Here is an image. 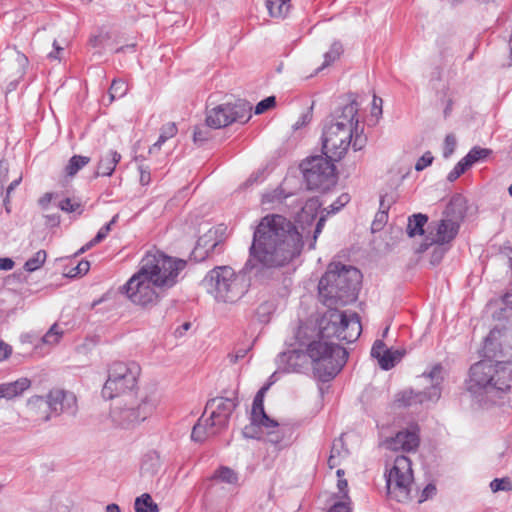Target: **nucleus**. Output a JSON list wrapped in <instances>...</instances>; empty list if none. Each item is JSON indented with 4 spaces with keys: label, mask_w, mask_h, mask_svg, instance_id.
I'll return each instance as SVG.
<instances>
[{
    "label": "nucleus",
    "mask_w": 512,
    "mask_h": 512,
    "mask_svg": "<svg viewBox=\"0 0 512 512\" xmlns=\"http://www.w3.org/2000/svg\"><path fill=\"white\" fill-rule=\"evenodd\" d=\"M500 334L498 329L490 331L484 343L486 359L470 368L469 390L492 403L512 388V347L498 342Z\"/></svg>",
    "instance_id": "nucleus-3"
},
{
    "label": "nucleus",
    "mask_w": 512,
    "mask_h": 512,
    "mask_svg": "<svg viewBox=\"0 0 512 512\" xmlns=\"http://www.w3.org/2000/svg\"><path fill=\"white\" fill-rule=\"evenodd\" d=\"M46 400L52 416H59L62 413L75 415L78 410L75 394L60 388L50 390Z\"/></svg>",
    "instance_id": "nucleus-17"
},
{
    "label": "nucleus",
    "mask_w": 512,
    "mask_h": 512,
    "mask_svg": "<svg viewBox=\"0 0 512 512\" xmlns=\"http://www.w3.org/2000/svg\"><path fill=\"white\" fill-rule=\"evenodd\" d=\"M428 217L424 214H414L409 217L407 225V233L410 237L422 235L424 233V225L427 223Z\"/></svg>",
    "instance_id": "nucleus-25"
},
{
    "label": "nucleus",
    "mask_w": 512,
    "mask_h": 512,
    "mask_svg": "<svg viewBox=\"0 0 512 512\" xmlns=\"http://www.w3.org/2000/svg\"><path fill=\"white\" fill-rule=\"evenodd\" d=\"M22 180V176H19L18 178H16L15 180H13L9 186L7 187L6 189V197L4 199V205H5V209L7 212H10V208H9V198H10V194L13 192V190L20 184Z\"/></svg>",
    "instance_id": "nucleus-53"
},
{
    "label": "nucleus",
    "mask_w": 512,
    "mask_h": 512,
    "mask_svg": "<svg viewBox=\"0 0 512 512\" xmlns=\"http://www.w3.org/2000/svg\"><path fill=\"white\" fill-rule=\"evenodd\" d=\"M140 366L135 362H114L108 370V378L102 388L105 399L133 395L140 375Z\"/></svg>",
    "instance_id": "nucleus-10"
},
{
    "label": "nucleus",
    "mask_w": 512,
    "mask_h": 512,
    "mask_svg": "<svg viewBox=\"0 0 512 512\" xmlns=\"http://www.w3.org/2000/svg\"><path fill=\"white\" fill-rule=\"evenodd\" d=\"M328 512H349V503L337 502L330 508Z\"/></svg>",
    "instance_id": "nucleus-60"
},
{
    "label": "nucleus",
    "mask_w": 512,
    "mask_h": 512,
    "mask_svg": "<svg viewBox=\"0 0 512 512\" xmlns=\"http://www.w3.org/2000/svg\"><path fill=\"white\" fill-rule=\"evenodd\" d=\"M490 488L493 492L512 491V481L509 478H496L490 482Z\"/></svg>",
    "instance_id": "nucleus-41"
},
{
    "label": "nucleus",
    "mask_w": 512,
    "mask_h": 512,
    "mask_svg": "<svg viewBox=\"0 0 512 512\" xmlns=\"http://www.w3.org/2000/svg\"><path fill=\"white\" fill-rule=\"evenodd\" d=\"M372 113L377 115L382 113V99L374 96Z\"/></svg>",
    "instance_id": "nucleus-62"
},
{
    "label": "nucleus",
    "mask_w": 512,
    "mask_h": 512,
    "mask_svg": "<svg viewBox=\"0 0 512 512\" xmlns=\"http://www.w3.org/2000/svg\"><path fill=\"white\" fill-rule=\"evenodd\" d=\"M134 507L135 512H159L157 504L153 502L151 496L147 493L136 498Z\"/></svg>",
    "instance_id": "nucleus-28"
},
{
    "label": "nucleus",
    "mask_w": 512,
    "mask_h": 512,
    "mask_svg": "<svg viewBox=\"0 0 512 512\" xmlns=\"http://www.w3.org/2000/svg\"><path fill=\"white\" fill-rule=\"evenodd\" d=\"M8 163L0 161V197L3 195L4 183L8 180Z\"/></svg>",
    "instance_id": "nucleus-52"
},
{
    "label": "nucleus",
    "mask_w": 512,
    "mask_h": 512,
    "mask_svg": "<svg viewBox=\"0 0 512 512\" xmlns=\"http://www.w3.org/2000/svg\"><path fill=\"white\" fill-rule=\"evenodd\" d=\"M63 335V330L57 324L52 325L49 331L43 336L45 344L54 345L59 342Z\"/></svg>",
    "instance_id": "nucleus-39"
},
{
    "label": "nucleus",
    "mask_w": 512,
    "mask_h": 512,
    "mask_svg": "<svg viewBox=\"0 0 512 512\" xmlns=\"http://www.w3.org/2000/svg\"><path fill=\"white\" fill-rule=\"evenodd\" d=\"M387 491L390 498L398 502L411 499L413 471L411 460L403 455L397 456L386 475Z\"/></svg>",
    "instance_id": "nucleus-14"
},
{
    "label": "nucleus",
    "mask_w": 512,
    "mask_h": 512,
    "mask_svg": "<svg viewBox=\"0 0 512 512\" xmlns=\"http://www.w3.org/2000/svg\"><path fill=\"white\" fill-rule=\"evenodd\" d=\"M215 431L213 430V427H211V421L206 422L205 425L198 422L196 425H194L191 438L193 441L196 442H202L205 440V438L209 435H214Z\"/></svg>",
    "instance_id": "nucleus-32"
},
{
    "label": "nucleus",
    "mask_w": 512,
    "mask_h": 512,
    "mask_svg": "<svg viewBox=\"0 0 512 512\" xmlns=\"http://www.w3.org/2000/svg\"><path fill=\"white\" fill-rule=\"evenodd\" d=\"M362 331L360 318L355 312H342L330 309L322 318L319 328V339L335 337L340 341L352 343L358 339Z\"/></svg>",
    "instance_id": "nucleus-9"
},
{
    "label": "nucleus",
    "mask_w": 512,
    "mask_h": 512,
    "mask_svg": "<svg viewBox=\"0 0 512 512\" xmlns=\"http://www.w3.org/2000/svg\"><path fill=\"white\" fill-rule=\"evenodd\" d=\"M121 160V155L113 150H109L100 157L95 177L111 176L116 165Z\"/></svg>",
    "instance_id": "nucleus-23"
},
{
    "label": "nucleus",
    "mask_w": 512,
    "mask_h": 512,
    "mask_svg": "<svg viewBox=\"0 0 512 512\" xmlns=\"http://www.w3.org/2000/svg\"><path fill=\"white\" fill-rule=\"evenodd\" d=\"M14 267V261L11 258H0V270H11Z\"/></svg>",
    "instance_id": "nucleus-61"
},
{
    "label": "nucleus",
    "mask_w": 512,
    "mask_h": 512,
    "mask_svg": "<svg viewBox=\"0 0 512 512\" xmlns=\"http://www.w3.org/2000/svg\"><path fill=\"white\" fill-rule=\"evenodd\" d=\"M217 232L210 229L207 233L199 237L196 247L193 251L195 257H199L201 260L205 259L209 253L213 252L218 241L216 240Z\"/></svg>",
    "instance_id": "nucleus-21"
},
{
    "label": "nucleus",
    "mask_w": 512,
    "mask_h": 512,
    "mask_svg": "<svg viewBox=\"0 0 512 512\" xmlns=\"http://www.w3.org/2000/svg\"><path fill=\"white\" fill-rule=\"evenodd\" d=\"M436 493V487L433 484H428L422 491L419 502H423L428 498L432 497Z\"/></svg>",
    "instance_id": "nucleus-55"
},
{
    "label": "nucleus",
    "mask_w": 512,
    "mask_h": 512,
    "mask_svg": "<svg viewBox=\"0 0 512 512\" xmlns=\"http://www.w3.org/2000/svg\"><path fill=\"white\" fill-rule=\"evenodd\" d=\"M248 116V108L244 103L220 104L207 111V126L219 129L233 122H245Z\"/></svg>",
    "instance_id": "nucleus-15"
},
{
    "label": "nucleus",
    "mask_w": 512,
    "mask_h": 512,
    "mask_svg": "<svg viewBox=\"0 0 512 512\" xmlns=\"http://www.w3.org/2000/svg\"><path fill=\"white\" fill-rule=\"evenodd\" d=\"M447 248L444 247V245L441 244H435L432 253H431V263L433 265H437L442 260L444 254L446 253Z\"/></svg>",
    "instance_id": "nucleus-49"
},
{
    "label": "nucleus",
    "mask_w": 512,
    "mask_h": 512,
    "mask_svg": "<svg viewBox=\"0 0 512 512\" xmlns=\"http://www.w3.org/2000/svg\"><path fill=\"white\" fill-rule=\"evenodd\" d=\"M27 413L29 418L37 423H45L52 417L46 397L34 395L27 401Z\"/></svg>",
    "instance_id": "nucleus-20"
},
{
    "label": "nucleus",
    "mask_w": 512,
    "mask_h": 512,
    "mask_svg": "<svg viewBox=\"0 0 512 512\" xmlns=\"http://www.w3.org/2000/svg\"><path fill=\"white\" fill-rule=\"evenodd\" d=\"M290 0H266V7L270 16L284 18L290 10Z\"/></svg>",
    "instance_id": "nucleus-24"
},
{
    "label": "nucleus",
    "mask_w": 512,
    "mask_h": 512,
    "mask_svg": "<svg viewBox=\"0 0 512 512\" xmlns=\"http://www.w3.org/2000/svg\"><path fill=\"white\" fill-rule=\"evenodd\" d=\"M420 443L417 427H411L406 430L399 431L394 437L388 438L383 445L392 451H414Z\"/></svg>",
    "instance_id": "nucleus-19"
},
{
    "label": "nucleus",
    "mask_w": 512,
    "mask_h": 512,
    "mask_svg": "<svg viewBox=\"0 0 512 512\" xmlns=\"http://www.w3.org/2000/svg\"><path fill=\"white\" fill-rule=\"evenodd\" d=\"M334 161L325 155L311 156L302 161L300 167L309 189L326 191L335 185Z\"/></svg>",
    "instance_id": "nucleus-13"
},
{
    "label": "nucleus",
    "mask_w": 512,
    "mask_h": 512,
    "mask_svg": "<svg viewBox=\"0 0 512 512\" xmlns=\"http://www.w3.org/2000/svg\"><path fill=\"white\" fill-rule=\"evenodd\" d=\"M463 168L461 165H455L453 170H451L447 176V180L450 182L455 181L457 178H459L463 174Z\"/></svg>",
    "instance_id": "nucleus-57"
},
{
    "label": "nucleus",
    "mask_w": 512,
    "mask_h": 512,
    "mask_svg": "<svg viewBox=\"0 0 512 512\" xmlns=\"http://www.w3.org/2000/svg\"><path fill=\"white\" fill-rule=\"evenodd\" d=\"M140 183L142 185H148L151 181L150 171L148 167L140 166Z\"/></svg>",
    "instance_id": "nucleus-56"
},
{
    "label": "nucleus",
    "mask_w": 512,
    "mask_h": 512,
    "mask_svg": "<svg viewBox=\"0 0 512 512\" xmlns=\"http://www.w3.org/2000/svg\"><path fill=\"white\" fill-rule=\"evenodd\" d=\"M160 404V396L150 392L140 398L133 395L119 400L111 409L112 421L122 428H134L148 419Z\"/></svg>",
    "instance_id": "nucleus-7"
},
{
    "label": "nucleus",
    "mask_w": 512,
    "mask_h": 512,
    "mask_svg": "<svg viewBox=\"0 0 512 512\" xmlns=\"http://www.w3.org/2000/svg\"><path fill=\"white\" fill-rule=\"evenodd\" d=\"M343 52L342 45L339 42H334L329 51L324 54V62L323 64L316 69V72L323 70L328 67L332 63H334L337 59H339L340 55Z\"/></svg>",
    "instance_id": "nucleus-29"
},
{
    "label": "nucleus",
    "mask_w": 512,
    "mask_h": 512,
    "mask_svg": "<svg viewBox=\"0 0 512 512\" xmlns=\"http://www.w3.org/2000/svg\"><path fill=\"white\" fill-rule=\"evenodd\" d=\"M302 245V236L290 220L278 214L267 215L254 231L244 270L257 276L265 269L283 267L299 255Z\"/></svg>",
    "instance_id": "nucleus-1"
},
{
    "label": "nucleus",
    "mask_w": 512,
    "mask_h": 512,
    "mask_svg": "<svg viewBox=\"0 0 512 512\" xmlns=\"http://www.w3.org/2000/svg\"><path fill=\"white\" fill-rule=\"evenodd\" d=\"M11 352L12 348L3 341H0V361L7 359L10 356Z\"/></svg>",
    "instance_id": "nucleus-59"
},
{
    "label": "nucleus",
    "mask_w": 512,
    "mask_h": 512,
    "mask_svg": "<svg viewBox=\"0 0 512 512\" xmlns=\"http://www.w3.org/2000/svg\"><path fill=\"white\" fill-rule=\"evenodd\" d=\"M117 218L118 215H115L109 223L101 227L96 236L91 241L88 242V247H93L96 244L100 243L102 240H104L109 234L111 226L116 223Z\"/></svg>",
    "instance_id": "nucleus-37"
},
{
    "label": "nucleus",
    "mask_w": 512,
    "mask_h": 512,
    "mask_svg": "<svg viewBox=\"0 0 512 512\" xmlns=\"http://www.w3.org/2000/svg\"><path fill=\"white\" fill-rule=\"evenodd\" d=\"M52 197H53V194L52 193H45L40 199H39V205L43 208V209H47L49 203L51 202L52 200Z\"/></svg>",
    "instance_id": "nucleus-63"
},
{
    "label": "nucleus",
    "mask_w": 512,
    "mask_h": 512,
    "mask_svg": "<svg viewBox=\"0 0 512 512\" xmlns=\"http://www.w3.org/2000/svg\"><path fill=\"white\" fill-rule=\"evenodd\" d=\"M433 161V156L431 154V152H426L422 155V157H420L418 159V161L416 162L415 164V169L417 171H422L424 170L426 167H428L429 165H431Z\"/></svg>",
    "instance_id": "nucleus-51"
},
{
    "label": "nucleus",
    "mask_w": 512,
    "mask_h": 512,
    "mask_svg": "<svg viewBox=\"0 0 512 512\" xmlns=\"http://www.w3.org/2000/svg\"><path fill=\"white\" fill-rule=\"evenodd\" d=\"M186 266L181 259H174L160 251L147 252L139 270L121 288L135 305L151 308L160 301L163 293L177 282L179 272Z\"/></svg>",
    "instance_id": "nucleus-2"
},
{
    "label": "nucleus",
    "mask_w": 512,
    "mask_h": 512,
    "mask_svg": "<svg viewBox=\"0 0 512 512\" xmlns=\"http://www.w3.org/2000/svg\"><path fill=\"white\" fill-rule=\"evenodd\" d=\"M90 268V263L86 260L80 261L76 266L70 268L64 273L68 278H74L77 276L85 275Z\"/></svg>",
    "instance_id": "nucleus-40"
},
{
    "label": "nucleus",
    "mask_w": 512,
    "mask_h": 512,
    "mask_svg": "<svg viewBox=\"0 0 512 512\" xmlns=\"http://www.w3.org/2000/svg\"><path fill=\"white\" fill-rule=\"evenodd\" d=\"M403 354L400 350L388 349L379 362L380 367L384 370L393 368L401 360Z\"/></svg>",
    "instance_id": "nucleus-33"
},
{
    "label": "nucleus",
    "mask_w": 512,
    "mask_h": 512,
    "mask_svg": "<svg viewBox=\"0 0 512 512\" xmlns=\"http://www.w3.org/2000/svg\"><path fill=\"white\" fill-rule=\"evenodd\" d=\"M466 210L465 198L461 195L453 196L446 206L441 220L435 226V233L431 232L432 243L445 245L453 241L459 232Z\"/></svg>",
    "instance_id": "nucleus-12"
},
{
    "label": "nucleus",
    "mask_w": 512,
    "mask_h": 512,
    "mask_svg": "<svg viewBox=\"0 0 512 512\" xmlns=\"http://www.w3.org/2000/svg\"><path fill=\"white\" fill-rule=\"evenodd\" d=\"M388 209L389 206L384 205V199L380 201V210L376 213L374 220L371 224L372 232H378L383 229L388 221Z\"/></svg>",
    "instance_id": "nucleus-30"
},
{
    "label": "nucleus",
    "mask_w": 512,
    "mask_h": 512,
    "mask_svg": "<svg viewBox=\"0 0 512 512\" xmlns=\"http://www.w3.org/2000/svg\"><path fill=\"white\" fill-rule=\"evenodd\" d=\"M444 380V369L441 364H435L430 371L424 372L420 376L423 390L414 392L405 390L396 396V403L399 406H412L422 404L426 401H437L442 392V382Z\"/></svg>",
    "instance_id": "nucleus-11"
},
{
    "label": "nucleus",
    "mask_w": 512,
    "mask_h": 512,
    "mask_svg": "<svg viewBox=\"0 0 512 512\" xmlns=\"http://www.w3.org/2000/svg\"><path fill=\"white\" fill-rule=\"evenodd\" d=\"M361 272L341 263H330L319 281V297L324 305L344 306L357 299Z\"/></svg>",
    "instance_id": "nucleus-6"
},
{
    "label": "nucleus",
    "mask_w": 512,
    "mask_h": 512,
    "mask_svg": "<svg viewBox=\"0 0 512 512\" xmlns=\"http://www.w3.org/2000/svg\"><path fill=\"white\" fill-rule=\"evenodd\" d=\"M348 454V451L344 448V444L341 439L334 441L331 453L328 458V466L333 469L341 464V460L344 459Z\"/></svg>",
    "instance_id": "nucleus-26"
},
{
    "label": "nucleus",
    "mask_w": 512,
    "mask_h": 512,
    "mask_svg": "<svg viewBox=\"0 0 512 512\" xmlns=\"http://www.w3.org/2000/svg\"><path fill=\"white\" fill-rule=\"evenodd\" d=\"M59 208L62 211L67 212V213H72V212H76V211H79V213H81L80 202H78L74 199H71V198H65L62 201H60Z\"/></svg>",
    "instance_id": "nucleus-43"
},
{
    "label": "nucleus",
    "mask_w": 512,
    "mask_h": 512,
    "mask_svg": "<svg viewBox=\"0 0 512 512\" xmlns=\"http://www.w3.org/2000/svg\"><path fill=\"white\" fill-rule=\"evenodd\" d=\"M177 133V128L174 123H167L161 129V134L157 140L153 144V146L149 149V153H153L156 149H160L162 144L165 143L169 138H172Z\"/></svg>",
    "instance_id": "nucleus-31"
},
{
    "label": "nucleus",
    "mask_w": 512,
    "mask_h": 512,
    "mask_svg": "<svg viewBox=\"0 0 512 512\" xmlns=\"http://www.w3.org/2000/svg\"><path fill=\"white\" fill-rule=\"evenodd\" d=\"M321 204L317 198H310L306 201L304 206L302 207L300 217L305 219L306 221H312L316 215L317 211L320 208Z\"/></svg>",
    "instance_id": "nucleus-34"
},
{
    "label": "nucleus",
    "mask_w": 512,
    "mask_h": 512,
    "mask_svg": "<svg viewBox=\"0 0 512 512\" xmlns=\"http://www.w3.org/2000/svg\"><path fill=\"white\" fill-rule=\"evenodd\" d=\"M267 440L268 442L278 445L283 440V433L278 429V426L275 428L267 429Z\"/></svg>",
    "instance_id": "nucleus-50"
},
{
    "label": "nucleus",
    "mask_w": 512,
    "mask_h": 512,
    "mask_svg": "<svg viewBox=\"0 0 512 512\" xmlns=\"http://www.w3.org/2000/svg\"><path fill=\"white\" fill-rule=\"evenodd\" d=\"M387 350L388 348L386 347L383 341L376 340L371 349V356L376 358L379 363Z\"/></svg>",
    "instance_id": "nucleus-47"
},
{
    "label": "nucleus",
    "mask_w": 512,
    "mask_h": 512,
    "mask_svg": "<svg viewBox=\"0 0 512 512\" xmlns=\"http://www.w3.org/2000/svg\"><path fill=\"white\" fill-rule=\"evenodd\" d=\"M276 104V99L274 96H269L262 101H260L255 107V114H262L267 110L274 107Z\"/></svg>",
    "instance_id": "nucleus-46"
},
{
    "label": "nucleus",
    "mask_w": 512,
    "mask_h": 512,
    "mask_svg": "<svg viewBox=\"0 0 512 512\" xmlns=\"http://www.w3.org/2000/svg\"><path fill=\"white\" fill-rule=\"evenodd\" d=\"M337 488L343 498L348 499V483L346 479H338Z\"/></svg>",
    "instance_id": "nucleus-58"
},
{
    "label": "nucleus",
    "mask_w": 512,
    "mask_h": 512,
    "mask_svg": "<svg viewBox=\"0 0 512 512\" xmlns=\"http://www.w3.org/2000/svg\"><path fill=\"white\" fill-rule=\"evenodd\" d=\"M269 389V385L263 386L256 394L253 400L252 411H251V424L245 426L242 434L246 438L256 437L255 426H261L266 429L275 428L279 424L271 419L264 410V395Z\"/></svg>",
    "instance_id": "nucleus-16"
},
{
    "label": "nucleus",
    "mask_w": 512,
    "mask_h": 512,
    "mask_svg": "<svg viewBox=\"0 0 512 512\" xmlns=\"http://www.w3.org/2000/svg\"><path fill=\"white\" fill-rule=\"evenodd\" d=\"M456 138L454 135L449 134L445 137L444 145H443V157L449 158L455 151L456 148Z\"/></svg>",
    "instance_id": "nucleus-45"
},
{
    "label": "nucleus",
    "mask_w": 512,
    "mask_h": 512,
    "mask_svg": "<svg viewBox=\"0 0 512 512\" xmlns=\"http://www.w3.org/2000/svg\"><path fill=\"white\" fill-rule=\"evenodd\" d=\"M159 467V455L156 452H149L145 455V459L142 465V469L149 470L152 472L157 470Z\"/></svg>",
    "instance_id": "nucleus-42"
},
{
    "label": "nucleus",
    "mask_w": 512,
    "mask_h": 512,
    "mask_svg": "<svg viewBox=\"0 0 512 512\" xmlns=\"http://www.w3.org/2000/svg\"><path fill=\"white\" fill-rule=\"evenodd\" d=\"M313 330L307 326H300L296 332V339L299 347L283 352L278 356L279 365L283 366L285 372H300L307 364V357L313 364L314 374L323 382L333 379L345 365L348 352L345 348L322 340H312Z\"/></svg>",
    "instance_id": "nucleus-4"
},
{
    "label": "nucleus",
    "mask_w": 512,
    "mask_h": 512,
    "mask_svg": "<svg viewBox=\"0 0 512 512\" xmlns=\"http://www.w3.org/2000/svg\"><path fill=\"white\" fill-rule=\"evenodd\" d=\"M31 381L22 377L13 382L0 384V398L13 399L29 389Z\"/></svg>",
    "instance_id": "nucleus-22"
},
{
    "label": "nucleus",
    "mask_w": 512,
    "mask_h": 512,
    "mask_svg": "<svg viewBox=\"0 0 512 512\" xmlns=\"http://www.w3.org/2000/svg\"><path fill=\"white\" fill-rule=\"evenodd\" d=\"M312 115L309 111L303 113L299 119L293 124V129L298 130L305 125H307L311 121Z\"/></svg>",
    "instance_id": "nucleus-54"
},
{
    "label": "nucleus",
    "mask_w": 512,
    "mask_h": 512,
    "mask_svg": "<svg viewBox=\"0 0 512 512\" xmlns=\"http://www.w3.org/2000/svg\"><path fill=\"white\" fill-rule=\"evenodd\" d=\"M208 291L215 299L225 303H235L248 290V282L244 274L236 273L229 266L212 269L205 277Z\"/></svg>",
    "instance_id": "nucleus-8"
},
{
    "label": "nucleus",
    "mask_w": 512,
    "mask_h": 512,
    "mask_svg": "<svg viewBox=\"0 0 512 512\" xmlns=\"http://www.w3.org/2000/svg\"><path fill=\"white\" fill-rule=\"evenodd\" d=\"M214 476L215 478H218L221 481L229 484H235L238 481L237 474L229 467H221L218 471H216Z\"/></svg>",
    "instance_id": "nucleus-38"
},
{
    "label": "nucleus",
    "mask_w": 512,
    "mask_h": 512,
    "mask_svg": "<svg viewBox=\"0 0 512 512\" xmlns=\"http://www.w3.org/2000/svg\"><path fill=\"white\" fill-rule=\"evenodd\" d=\"M491 153V150L489 149H486V148H481V147H473L469 152V158H471V161L472 163H476L480 160H483L485 159L486 157H488Z\"/></svg>",
    "instance_id": "nucleus-44"
},
{
    "label": "nucleus",
    "mask_w": 512,
    "mask_h": 512,
    "mask_svg": "<svg viewBox=\"0 0 512 512\" xmlns=\"http://www.w3.org/2000/svg\"><path fill=\"white\" fill-rule=\"evenodd\" d=\"M46 224L50 226H56L60 222V217L57 214L45 215Z\"/></svg>",
    "instance_id": "nucleus-64"
},
{
    "label": "nucleus",
    "mask_w": 512,
    "mask_h": 512,
    "mask_svg": "<svg viewBox=\"0 0 512 512\" xmlns=\"http://www.w3.org/2000/svg\"><path fill=\"white\" fill-rule=\"evenodd\" d=\"M90 162V157L74 155L68 161L65 167V173L69 177L75 176L79 170L85 167Z\"/></svg>",
    "instance_id": "nucleus-27"
},
{
    "label": "nucleus",
    "mask_w": 512,
    "mask_h": 512,
    "mask_svg": "<svg viewBox=\"0 0 512 512\" xmlns=\"http://www.w3.org/2000/svg\"><path fill=\"white\" fill-rule=\"evenodd\" d=\"M236 406L237 403L230 398L220 397L208 401L206 411L211 410V415L205 422L211 421V427H225Z\"/></svg>",
    "instance_id": "nucleus-18"
},
{
    "label": "nucleus",
    "mask_w": 512,
    "mask_h": 512,
    "mask_svg": "<svg viewBox=\"0 0 512 512\" xmlns=\"http://www.w3.org/2000/svg\"><path fill=\"white\" fill-rule=\"evenodd\" d=\"M359 105L355 99L336 111L322 131V151L329 159L341 160L349 148L361 150L367 142L359 127Z\"/></svg>",
    "instance_id": "nucleus-5"
},
{
    "label": "nucleus",
    "mask_w": 512,
    "mask_h": 512,
    "mask_svg": "<svg viewBox=\"0 0 512 512\" xmlns=\"http://www.w3.org/2000/svg\"><path fill=\"white\" fill-rule=\"evenodd\" d=\"M47 257L45 250L37 251L33 257L29 258L25 264L24 269L28 272H33L42 267Z\"/></svg>",
    "instance_id": "nucleus-35"
},
{
    "label": "nucleus",
    "mask_w": 512,
    "mask_h": 512,
    "mask_svg": "<svg viewBox=\"0 0 512 512\" xmlns=\"http://www.w3.org/2000/svg\"><path fill=\"white\" fill-rule=\"evenodd\" d=\"M210 133L205 127H196L193 134L195 144L201 145L208 140Z\"/></svg>",
    "instance_id": "nucleus-48"
},
{
    "label": "nucleus",
    "mask_w": 512,
    "mask_h": 512,
    "mask_svg": "<svg viewBox=\"0 0 512 512\" xmlns=\"http://www.w3.org/2000/svg\"><path fill=\"white\" fill-rule=\"evenodd\" d=\"M128 91V85L121 79L113 80L110 88H109V98L110 102L114 101L116 98H121L126 95Z\"/></svg>",
    "instance_id": "nucleus-36"
}]
</instances>
